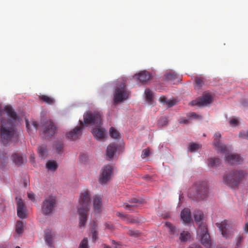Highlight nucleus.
Wrapping results in <instances>:
<instances>
[{
    "label": "nucleus",
    "instance_id": "f257e3e1",
    "mask_svg": "<svg viewBox=\"0 0 248 248\" xmlns=\"http://www.w3.org/2000/svg\"><path fill=\"white\" fill-rule=\"evenodd\" d=\"M5 110L7 115L11 119L2 118L0 122V139L1 142L8 146L15 143L19 139V133L15 127V121L17 118L16 113L10 106H5Z\"/></svg>",
    "mask_w": 248,
    "mask_h": 248
},
{
    "label": "nucleus",
    "instance_id": "f03ea898",
    "mask_svg": "<svg viewBox=\"0 0 248 248\" xmlns=\"http://www.w3.org/2000/svg\"><path fill=\"white\" fill-rule=\"evenodd\" d=\"M84 122L86 124L96 125L92 130L93 136L97 140H101L105 137V130L100 127L102 123V114L99 112H87L84 116Z\"/></svg>",
    "mask_w": 248,
    "mask_h": 248
},
{
    "label": "nucleus",
    "instance_id": "7ed1b4c3",
    "mask_svg": "<svg viewBox=\"0 0 248 248\" xmlns=\"http://www.w3.org/2000/svg\"><path fill=\"white\" fill-rule=\"evenodd\" d=\"M78 206V213L79 216V226L84 227L87 220V214L90 210L91 203L90 194L87 191L80 194Z\"/></svg>",
    "mask_w": 248,
    "mask_h": 248
},
{
    "label": "nucleus",
    "instance_id": "20e7f679",
    "mask_svg": "<svg viewBox=\"0 0 248 248\" xmlns=\"http://www.w3.org/2000/svg\"><path fill=\"white\" fill-rule=\"evenodd\" d=\"M248 173L246 170H234L223 175L224 183L232 188L236 187L242 181L246 179Z\"/></svg>",
    "mask_w": 248,
    "mask_h": 248
},
{
    "label": "nucleus",
    "instance_id": "39448f33",
    "mask_svg": "<svg viewBox=\"0 0 248 248\" xmlns=\"http://www.w3.org/2000/svg\"><path fill=\"white\" fill-rule=\"evenodd\" d=\"M208 186L206 182H199L195 183L189 191V195L193 200L202 201L208 194Z\"/></svg>",
    "mask_w": 248,
    "mask_h": 248
},
{
    "label": "nucleus",
    "instance_id": "423d86ee",
    "mask_svg": "<svg viewBox=\"0 0 248 248\" xmlns=\"http://www.w3.org/2000/svg\"><path fill=\"white\" fill-rule=\"evenodd\" d=\"M129 92L126 89L124 82H118L115 87L114 93V102L115 104L121 103L129 97Z\"/></svg>",
    "mask_w": 248,
    "mask_h": 248
},
{
    "label": "nucleus",
    "instance_id": "0eeeda50",
    "mask_svg": "<svg viewBox=\"0 0 248 248\" xmlns=\"http://www.w3.org/2000/svg\"><path fill=\"white\" fill-rule=\"evenodd\" d=\"M57 204L56 198L53 196L46 197L41 204V211L46 216H48L52 213Z\"/></svg>",
    "mask_w": 248,
    "mask_h": 248
},
{
    "label": "nucleus",
    "instance_id": "6e6552de",
    "mask_svg": "<svg viewBox=\"0 0 248 248\" xmlns=\"http://www.w3.org/2000/svg\"><path fill=\"white\" fill-rule=\"evenodd\" d=\"M221 138V134L218 132H216L214 135L213 145L216 147L217 150L220 152L221 153L230 155V154L232 150V147L231 146H227L221 142L220 140Z\"/></svg>",
    "mask_w": 248,
    "mask_h": 248
},
{
    "label": "nucleus",
    "instance_id": "1a4fd4ad",
    "mask_svg": "<svg viewBox=\"0 0 248 248\" xmlns=\"http://www.w3.org/2000/svg\"><path fill=\"white\" fill-rule=\"evenodd\" d=\"M198 233L200 235L201 243L206 248H211L212 242L207 226L200 225L198 229Z\"/></svg>",
    "mask_w": 248,
    "mask_h": 248
},
{
    "label": "nucleus",
    "instance_id": "9d476101",
    "mask_svg": "<svg viewBox=\"0 0 248 248\" xmlns=\"http://www.w3.org/2000/svg\"><path fill=\"white\" fill-rule=\"evenodd\" d=\"M216 225L219 228L224 238L231 239L233 237L234 230L228 223L227 220H225L221 223H217Z\"/></svg>",
    "mask_w": 248,
    "mask_h": 248
},
{
    "label": "nucleus",
    "instance_id": "9b49d317",
    "mask_svg": "<svg viewBox=\"0 0 248 248\" xmlns=\"http://www.w3.org/2000/svg\"><path fill=\"white\" fill-rule=\"evenodd\" d=\"M212 101V96L210 93H205L201 97L191 101L190 104L191 106L203 107L209 105Z\"/></svg>",
    "mask_w": 248,
    "mask_h": 248
},
{
    "label": "nucleus",
    "instance_id": "f8f14e48",
    "mask_svg": "<svg viewBox=\"0 0 248 248\" xmlns=\"http://www.w3.org/2000/svg\"><path fill=\"white\" fill-rule=\"evenodd\" d=\"M56 126L50 120L46 121L44 123V128L42 131V134L46 139L52 137L55 133Z\"/></svg>",
    "mask_w": 248,
    "mask_h": 248
},
{
    "label": "nucleus",
    "instance_id": "ddd939ff",
    "mask_svg": "<svg viewBox=\"0 0 248 248\" xmlns=\"http://www.w3.org/2000/svg\"><path fill=\"white\" fill-rule=\"evenodd\" d=\"M112 172V166L107 165L104 166L101 170L99 182L100 184L107 183L110 179Z\"/></svg>",
    "mask_w": 248,
    "mask_h": 248
},
{
    "label": "nucleus",
    "instance_id": "4468645a",
    "mask_svg": "<svg viewBox=\"0 0 248 248\" xmlns=\"http://www.w3.org/2000/svg\"><path fill=\"white\" fill-rule=\"evenodd\" d=\"M80 122V126L76 127L72 131L67 133L66 134V138L71 140H75L78 139L81 135L82 130L83 128V123L81 121Z\"/></svg>",
    "mask_w": 248,
    "mask_h": 248
},
{
    "label": "nucleus",
    "instance_id": "2eb2a0df",
    "mask_svg": "<svg viewBox=\"0 0 248 248\" xmlns=\"http://www.w3.org/2000/svg\"><path fill=\"white\" fill-rule=\"evenodd\" d=\"M56 234L54 232H51L49 230H46L45 231L44 239L47 245L50 248H54V239Z\"/></svg>",
    "mask_w": 248,
    "mask_h": 248
},
{
    "label": "nucleus",
    "instance_id": "dca6fc26",
    "mask_svg": "<svg viewBox=\"0 0 248 248\" xmlns=\"http://www.w3.org/2000/svg\"><path fill=\"white\" fill-rule=\"evenodd\" d=\"M17 214L19 217L22 219L27 217L25 212L24 203L21 199H18L17 202Z\"/></svg>",
    "mask_w": 248,
    "mask_h": 248
},
{
    "label": "nucleus",
    "instance_id": "f3484780",
    "mask_svg": "<svg viewBox=\"0 0 248 248\" xmlns=\"http://www.w3.org/2000/svg\"><path fill=\"white\" fill-rule=\"evenodd\" d=\"M123 153V148L120 146L114 144L109 145L107 149L106 155H114L115 154H120Z\"/></svg>",
    "mask_w": 248,
    "mask_h": 248
},
{
    "label": "nucleus",
    "instance_id": "a211bd4d",
    "mask_svg": "<svg viewBox=\"0 0 248 248\" xmlns=\"http://www.w3.org/2000/svg\"><path fill=\"white\" fill-rule=\"evenodd\" d=\"M225 160L231 165H239L243 162V159L241 156H226Z\"/></svg>",
    "mask_w": 248,
    "mask_h": 248
},
{
    "label": "nucleus",
    "instance_id": "6ab92c4d",
    "mask_svg": "<svg viewBox=\"0 0 248 248\" xmlns=\"http://www.w3.org/2000/svg\"><path fill=\"white\" fill-rule=\"evenodd\" d=\"M134 78L142 83H145L150 79V75L147 72L142 71L139 74L135 75Z\"/></svg>",
    "mask_w": 248,
    "mask_h": 248
},
{
    "label": "nucleus",
    "instance_id": "aec40b11",
    "mask_svg": "<svg viewBox=\"0 0 248 248\" xmlns=\"http://www.w3.org/2000/svg\"><path fill=\"white\" fill-rule=\"evenodd\" d=\"M181 218L185 223H189L191 221V213L188 208H185L181 211Z\"/></svg>",
    "mask_w": 248,
    "mask_h": 248
},
{
    "label": "nucleus",
    "instance_id": "412c9836",
    "mask_svg": "<svg viewBox=\"0 0 248 248\" xmlns=\"http://www.w3.org/2000/svg\"><path fill=\"white\" fill-rule=\"evenodd\" d=\"M203 216V214L202 212L200 210H196L194 212V219L196 223L199 225V228L200 225H205L202 222Z\"/></svg>",
    "mask_w": 248,
    "mask_h": 248
},
{
    "label": "nucleus",
    "instance_id": "4be33fe9",
    "mask_svg": "<svg viewBox=\"0 0 248 248\" xmlns=\"http://www.w3.org/2000/svg\"><path fill=\"white\" fill-rule=\"evenodd\" d=\"M102 206V199L99 197H95L93 200V206L94 211L98 213L100 212Z\"/></svg>",
    "mask_w": 248,
    "mask_h": 248
},
{
    "label": "nucleus",
    "instance_id": "5701e85b",
    "mask_svg": "<svg viewBox=\"0 0 248 248\" xmlns=\"http://www.w3.org/2000/svg\"><path fill=\"white\" fill-rule=\"evenodd\" d=\"M46 167L48 170L55 171L58 168V164L55 160H49L46 164Z\"/></svg>",
    "mask_w": 248,
    "mask_h": 248
},
{
    "label": "nucleus",
    "instance_id": "b1692460",
    "mask_svg": "<svg viewBox=\"0 0 248 248\" xmlns=\"http://www.w3.org/2000/svg\"><path fill=\"white\" fill-rule=\"evenodd\" d=\"M165 226L169 228V233L170 235H173V236H177L179 235V231L177 229V228L174 226L170 222H166L165 223Z\"/></svg>",
    "mask_w": 248,
    "mask_h": 248
},
{
    "label": "nucleus",
    "instance_id": "393cba45",
    "mask_svg": "<svg viewBox=\"0 0 248 248\" xmlns=\"http://www.w3.org/2000/svg\"><path fill=\"white\" fill-rule=\"evenodd\" d=\"M191 235L188 232L183 231L180 233L179 240L181 242H186L190 239Z\"/></svg>",
    "mask_w": 248,
    "mask_h": 248
},
{
    "label": "nucleus",
    "instance_id": "a878e982",
    "mask_svg": "<svg viewBox=\"0 0 248 248\" xmlns=\"http://www.w3.org/2000/svg\"><path fill=\"white\" fill-rule=\"evenodd\" d=\"M220 163V159L218 158L213 157L209 159L208 165L210 167H217Z\"/></svg>",
    "mask_w": 248,
    "mask_h": 248
},
{
    "label": "nucleus",
    "instance_id": "bb28decb",
    "mask_svg": "<svg viewBox=\"0 0 248 248\" xmlns=\"http://www.w3.org/2000/svg\"><path fill=\"white\" fill-rule=\"evenodd\" d=\"M109 135L112 138L116 140H119L121 138L119 131L113 127L109 129Z\"/></svg>",
    "mask_w": 248,
    "mask_h": 248
},
{
    "label": "nucleus",
    "instance_id": "cd10ccee",
    "mask_svg": "<svg viewBox=\"0 0 248 248\" xmlns=\"http://www.w3.org/2000/svg\"><path fill=\"white\" fill-rule=\"evenodd\" d=\"M39 98L41 100H42L44 102L49 105H52L55 102L54 98L46 95H40Z\"/></svg>",
    "mask_w": 248,
    "mask_h": 248
},
{
    "label": "nucleus",
    "instance_id": "c85d7f7f",
    "mask_svg": "<svg viewBox=\"0 0 248 248\" xmlns=\"http://www.w3.org/2000/svg\"><path fill=\"white\" fill-rule=\"evenodd\" d=\"M146 94V99L148 103L152 104L154 98V95L152 92L149 89H146L145 92Z\"/></svg>",
    "mask_w": 248,
    "mask_h": 248
},
{
    "label": "nucleus",
    "instance_id": "c756f323",
    "mask_svg": "<svg viewBox=\"0 0 248 248\" xmlns=\"http://www.w3.org/2000/svg\"><path fill=\"white\" fill-rule=\"evenodd\" d=\"M124 228H127L128 229V232H127V234L130 236H133L134 237H138L140 235L141 233L138 230H133L128 228L126 227H124Z\"/></svg>",
    "mask_w": 248,
    "mask_h": 248
},
{
    "label": "nucleus",
    "instance_id": "7c9ffc66",
    "mask_svg": "<svg viewBox=\"0 0 248 248\" xmlns=\"http://www.w3.org/2000/svg\"><path fill=\"white\" fill-rule=\"evenodd\" d=\"M23 223L22 221L18 220L16 222V231L18 233H21L23 231Z\"/></svg>",
    "mask_w": 248,
    "mask_h": 248
},
{
    "label": "nucleus",
    "instance_id": "2f4dec72",
    "mask_svg": "<svg viewBox=\"0 0 248 248\" xmlns=\"http://www.w3.org/2000/svg\"><path fill=\"white\" fill-rule=\"evenodd\" d=\"M166 78L168 81L174 82L177 78V75L174 73H170L166 75Z\"/></svg>",
    "mask_w": 248,
    "mask_h": 248
},
{
    "label": "nucleus",
    "instance_id": "473e14b6",
    "mask_svg": "<svg viewBox=\"0 0 248 248\" xmlns=\"http://www.w3.org/2000/svg\"><path fill=\"white\" fill-rule=\"evenodd\" d=\"M201 147V145L195 143H191L188 145V150L191 152H195L197 151Z\"/></svg>",
    "mask_w": 248,
    "mask_h": 248
},
{
    "label": "nucleus",
    "instance_id": "72a5a7b5",
    "mask_svg": "<svg viewBox=\"0 0 248 248\" xmlns=\"http://www.w3.org/2000/svg\"><path fill=\"white\" fill-rule=\"evenodd\" d=\"M37 152L39 155H45L47 153V148L46 145L39 146L37 148Z\"/></svg>",
    "mask_w": 248,
    "mask_h": 248
},
{
    "label": "nucleus",
    "instance_id": "f704fd0d",
    "mask_svg": "<svg viewBox=\"0 0 248 248\" xmlns=\"http://www.w3.org/2000/svg\"><path fill=\"white\" fill-rule=\"evenodd\" d=\"M14 160L15 163L18 165H21L23 163L24 159L23 156H13Z\"/></svg>",
    "mask_w": 248,
    "mask_h": 248
},
{
    "label": "nucleus",
    "instance_id": "c9c22d12",
    "mask_svg": "<svg viewBox=\"0 0 248 248\" xmlns=\"http://www.w3.org/2000/svg\"><path fill=\"white\" fill-rule=\"evenodd\" d=\"M244 236L241 235H238L236 238V248H238L241 246V243L243 241Z\"/></svg>",
    "mask_w": 248,
    "mask_h": 248
},
{
    "label": "nucleus",
    "instance_id": "e433bc0d",
    "mask_svg": "<svg viewBox=\"0 0 248 248\" xmlns=\"http://www.w3.org/2000/svg\"><path fill=\"white\" fill-rule=\"evenodd\" d=\"M78 248H88V238H84L80 242Z\"/></svg>",
    "mask_w": 248,
    "mask_h": 248
},
{
    "label": "nucleus",
    "instance_id": "4c0bfd02",
    "mask_svg": "<svg viewBox=\"0 0 248 248\" xmlns=\"http://www.w3.org/2000/svg\"><path fill=\"white\" fill-rule=\"evenodd\" d=\"M91 232L92 233V238L94 241H95L97 238V231L95 228H91Z\"/></svg>",
    "mask_w": 248,
    "mask_h": 248
},
{
    "label": "nucleus",
    "instance_id": "58836bf2",
    "mask_svg": "<svg viewBox=\"0 0 248 248\" xmlns=\"http://www.w3.org/2000/svg\"><path fill=\"white\" fill-rule=\"evenodd\" d=\"M125 219H126L128 223H136L139 222V221H138L136 219L132 218L131 217L129 216L128 215Z\"/></svg>",
    "mask_w": 248,
    "mask_h": 248
},
{
    "label": "nucleus",
    "instance_id": "ea45409f",
    "mask_svg": "<svg viewBox=\"0 0 248 248\" xmlns=\"http://www.w3.org/2000/svg\"><path fill=\"white\" fill-rule=\"evenodd\" d=\"M189 116L191 118H194L195 119L201 120L202 119V116L201 115H199L197 114L195 112H192L189 113Z\"/></svg>",
    "mask_w": 248,
    "mask_h": 248
},
{
    "label": "nucleus",
    "instance_id": "a19ab883",
    "mask_svg": "<svg viewBox=\"0 0 248 248\" xmlns=\"http://www.w3.org/2000/svg\"><path fill=\"white\" fill-rule=\"evenodd\" d=\"M167 118L165 117L161 118L158 121V124L160 125H166L167 124Z\"/></svg>",
    "mask_w": 248,
    "mask_h": 248
},
{
    "label": "nucleus",
    "instance_id": "79ce46f5",
    "mask_svg": "<svg viewBox=\"0 0 248 248\" xmlns=\"http://www.w3.org/2000/svg\"><path fill=\"white\" fill-rule=\"evenodd\" d=\"M105 229L110 230H113L114 229V226L113 224L109 222H106L105 224Z\"/></svg>",
    "mask_w": 248,
    "mask_h": 248
},
{
    "label": "nucleus",
    "instance_id": "37998d69",
    "mask_svg": "<svg viewBox=\"0 0 248 248\" xmlns=\"http://www.w3.org/2000/svg\"><path fill=\"white\" fill-rule=\"evenodd\" d=\"M239 123V121L236 119H232L230 121V124L232 126H236Z\"/></svg>",
    "mask_w": 248,
    "mask_h": 248
},
{
    "label": "nucleus",
    "instance_id": "c03bdc74",
    "mask_svg": "<svg viewBox=\"0 0 248 248\" xmlns=\"http://www.w3.org/2000/svg\"><path fill=\"white\" fill-rule=\"evenodd\" d=\"M239 136L244 139H248V131H243L239 133Z\"/></svg>",
    "mask_w": 248,
    "mask_h": 248
},
{
    "label": "nucleus",
    "instance_id": "a18cd8bd",
    "mask_svg": "<svg viewBox=\"0 0 248 248\" xmlns=\"http://www.w3.org/2000/svg\"><path fill=\"white\" fill-rule=\"evenodd\" d=\"M111 241L112 244L114 245V248H120L118 246H122V243L121 242H116L114 240H111Z\"/></svg>",
    "mask_w": 248,
    "mask_h": 248
},
{
    "label": "nucleus",
    "instance_id": "49530a36",
    "mask_svg": "<svg viewBox=\"0 0 248 248\" xmlns=\"http://www.w3.org/2000/svg\"><path fill=\"white\" fill-rule=\"evenodd\" d=\"M152 154L149 148H147L142 151V155H150Z\"/></svg>",
    "mask_w": 248,
    "mask_h": 248
},
{
    "label": "nucleus",
    "instance_id": "de8ad7c7",
    "mask_svg": "<svg viewBox=\"0 0 248 248\" xmlns=\"http://www.w3.org/2000/svg\"><path fill=\"white\" fill-rule=\"evenodd\" d=\"M129 202L130 203H142L141 201H140V200H139L136 198H132V199H130V200H129Z\"/></svg>",
    "mask_w": 248,
    "mask_h": 248
},
{
    "label": "nucleus",
    "instance_id": "09e8293b",
    "mask_svg": "<svg viewBox=\"0 0 248 248\" xmlns=\"http://www.w3.org/2000/svg\"><path fill=\"white\" fill-rule=\"evenodd\" d=\"M124 206L125 209L130 210V207H136L137 206L135 205H130L127 203H124Z\"/></svg>",
    "mask_w": 248,
    "mask_h": 248
},
{
    "label": "nucleus",
    "instance_id": "8fccbe9b",
    "mask_svg": "<svg viewBox=\"0 0 248 248\" xmlns=\"http://www.w3.org/2000/svg\"><path fill=\"white\" fill-rule=\"evenodd\" d=\"M187 248H202V247L199 244H191Z\"/></svg>",
    "mask_w": 248,
    "mask_h": 248
},
{
    "label": "nucleus",
    "instance_id": "3c124183",
    "mask_svg": "<svg viewBox=\"0 0 248 248\" xmlns=\"http://www.w3.org/2000/svg\"><path fill=\"white\" fill-rule=\"evenodd\" d=\"M117 216L118 217H121V218H126L127 215H124V214H122L120 212H117Z\"/></svg>",
    "mask_w": 248,
    "mask_h": 248
},
{
    "label": "nucleus",
    "instance_id": "603ef678",
    "mask_svg": "<svg viewBox=\"0 0 248 248\" xmlns=\"http://www.w3.org/2000/svg\"><path fill=\"white\" fill-rule=\"evenodd\" d=\"M160 101L163 103H166L167 104H169L170 106H171L173 105V104H170L169 103H168L167 102V98L165 97H160Z\"/></svg>",
    "mask_w": 248,
    "mask_h": 248
},
{
    "label": "nucleus",
    "instance_id": "864d4df0",
    "mask_svg": "<svg viewBox=\"0 0 248 248\" xmlns=\"http://www.w3.org/2000/svg\"><path fill=\"white\" fill-rule=\"evenodd\" d=\"M28 197L30 200L32 201H34L35 200L34 195L33 194L28 193Z\"/></svg>",
    "mask_w": 248,
    "mask_h": 248
},
{
    "label": "nucleus",
    "instance_id": "5fc2aeb1",
    "mask_svg": "<svg viewBox=\"0 0 248 248\" xmlns=\"http://www.w3.org/2000/svg\"><path fill=\"white\" fill-rule=\"evenodd\" d=\"M196 82L197 85H198L199 86H201L203 82H202V80L201 79L197 78L196 80Z\"/></svg>",
    "mask_w": 248,
    "mask_h": 248
},
{
    "label": "nucleus",
    "instance_id": "6e6d98bb",
    "mask_svg": "<svg viewBox=\"0 0 248 248\" xmlns=\"http://www.w3.org/2000/svg\"><path fill=\"white\" fill-rule=\"evenodd\" d=\"M32 124L35 130H37V129L38 128V123L36 122L33 121L32 123Z\"/></svg>",
    "mask_w": 248,
    "mask_h": 248
},
{
    "label": "nucleus",
    "instance_id": "4d7b16f0",
    "mask_svg": "<svg viewBox=\"0 0 248 248\" xmlns=\"http://www.w3.org/2000/svg\"><path fill=\"white\" fill-rule=\"evenodd\" d=\"M62 149V147L61 145H60L57 147V151L58 154H61V151Z\"/></svg>",
    "mask_w": 248,
    "mask_h": 248
},
{
    "label": "nucleus",
    "instance_id": "13d9d810",
    "mask_svg": "<svg viewBox=\"0 0 248 248\" xmlns=\"http://www.w3.org/2000/svg\"><path fill=\"white\" fill-rule=\"evenodd\" d=\"M245 232H248V222H246L245 226Z\"/></svg>",
    "mask_w": 248,
    "mask_h": 248
},
{
    "label": "nucleus",
    "instance_id": "bf43d9fd",
    "mask_svg": "<svg viewBox=\"0 0 248 248\" xmlns=\"http://www.w3.org/2000/svg\"><path fill=\"white\" fill-rule=\"evenodd\" d=\"M180 123L187 124L188 123V121L186 119L182 120L180 121Z\"/></svg>",
    "mask_w": 248,
    "mask_h": 248
},
{
    "label": "nucleus",
    "instance_id": "052dcab7",
    "mask_svg": "<svg viewBox=\"0 0 248 248\" xmlns=\"http://www.w3.org/2000/svg\"><path fill=\"white\" fill-rule=\"evenodd\" d=\"M114 156H112V155H111V156H107V158H106V159L108 161H111V159H112V158H113Z\"/></svg>",
    "mask_w": 248,
    "mask_h": 248
},
{
    "label": "nucleus",
    "instance_id": "680f3d73",
    "mask_svg": "<svg viewBox=\"0 0 248 248\" xmlns=\"http://www.w3.org/2000/svg\"><path fill=\"white\" fill-rule=\"evenodd\" d=\"M102 247H103V248H111L110 246H109L108 245H107L105 244H103L102 245Z\"/></svg>",
    "mask_w": 248,
    "mask_h": 248
},
{
    "label": "nucleus",
    "instance_id": "e2e57ef3",
    "mask_svg": "<svg viewBox=\"0 0 248 248\" xmlns=\"http://www.w3.org/2000/svg\"><path fill=\"white\" fill-rule=\"evenodd\" d=\"M96 227H97V224L96 223V222L94 221H93L92 228H95V229H96Z\"/></svg>",
    "mask_w": 248,
    "mask_h": 248
},
{
    "label": "nucleus",
    "instance_id": "0e129e2a",
    "mask_svg": "<svg viewBox=\"0 0 248 248\" xmlns=\"http://www.w3.org/2000/svg\"><path fill=\"white\" fill-rule=\"evenodd\" d=\"M26 127L28 129H29V122L28 121H26Z\"/></svg>",
    "mask_w": 248,
    "mask_h": 248
},
{
    "label": "nucleus",
    "instance_id": "69168bd1",
    "mask_svg": "<svg viewBox=\"0 0 248 248\" xmlns=\"http://www.w3.org/2000/svg\"><path fill=\"white\" fill-rule=\"evenodd\" d=\"M2 111L1 108H0V117L2 115Z\"/></svg>",
    "mask_w": 248,
    "mask_h": 248
},
{
    "label": "nucleus",
    "instance_id": "338daca9",
    "mask_svg": "<svg viewBox=\"0 0 248 248\" xmlns=\"http://www.w3.org/2000/svg\"><path fill=\"white\" fill-rule=\"evenodd\" d=\"M16 248H20L19 246H16Z\"/></svg>",
    "mask_w": 248,
    "mask_h": 248
},
{
    "label": "nucleus",
    "instance_id": "774afa93",
    "mask_svg": "<svg viewBox=\"0 0 248 248\" xmlns=\"http://www.w3.org/2000/svg\"><path fill=\"white\" fill-rule=\"evenodd\" d=\"M247 216H248V211H247Z\"/></svg>",
    "mask_w": 248,
    "mask_h": 248
}]
</instances>
